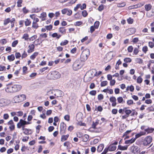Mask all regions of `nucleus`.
Masks as SVG:
<instances>
[{"label": "nucleus", "mask_w": 154, "mask_h": 154, "mask_svg": "<svg viewBox=\"0 0 154 154\" xmlns=\"http://www.w3.org/2000/svg\"><path fill=\"white\" fill-rule=\"evenodd\" d=\"M151 8L152 5L150 4L146 5H145V9L146 11H149Z\"/></svg>", "instance_id": "26"}, {"label": "nucleus", "mask_w": 154, "mask_h": 154, "mask_svg": "<svg viewBox=\"0 0 154 154\" xmlns=\"http://www.w3.org/2000/svg\"><path fill=\"white\" fill-rule=\"evenodd\" d=\"M90 55V51L89 49H85L82 52L80 57V60L81 61L84 62L85 61Z\"/></svg>", "instance_id": "3"}, {"label": "nucleus", "mask_w": 154, "mask_h": 154, "mask_svg": "<svg viewBox=\"0 0 154 154\" xmlns=\"http://www.w3.org/2000/svg\"><path fill=\"white\" fill-rule=\"evenodd\" d=\"M60 134H64L66 132V125L64 123H61L60 125Z\"/></svg>", "instance_id": "8"}, {"label": "nucleus", "mask_w": 154, "mask_h": 154, "mask_svg": "<svg viewBox=\"0 0 154 154\" xmlns=\"http://www.w3.org/2000/svg\"><path fill=\"white\" fill-rule=\"evenodd\" d=\"M27 56V54L25 51H24L23 53L22 54L21 56L22 58H26Z\"/></svg>", "instance_id": "51"}, {"label": "nucleus", "mask_w": 154, "mask_h": 154, "mask_svg": "<svg viewBox=\"0 0 154 154\" xmlns=\"http://www.w3.org/2000/svg\"><path fill=\"white\" fill-rule=\"evenodd\" d=\"M104 147V146L103 144H100L98 146L97 149V151L98 152H101L103 149Z\"/></svg>", "instance_id": "23"}, {"label": "nucleus", "mask_w": 154, "mask_h": 154, "mask_svg": "<svg viewBox=\"0 0 154 154\" xmlns=\"http://www.w3.org/2000/svg\"><path fill=\"white\" fill-rule=\"evenodd\" d=\"M134 20L133 19H132L130 17L128 19H127V21L128 23L129 24H132L133 23V22Z\"/></svg>", "instance_id": "49"}, {"label": "nucleus", "mask_w": 154, "mask_h": 154, "mask_svg": "<svg viewBox=\"0 0 154 154\" xmlns=\"http://www.w3.org/2000/svg\"><path fill=\"white\" fill-rule=\"evenodd\" d=\"M107 148L109 151H115L116 149V146L111 144Z\"/></svg>", "instance_id": "15"}, {"label": "nucleus", "mask_w": 154, "mask_h": 154, "mask_svg": "<svg viewBox=\"0 0 154 154\" xmlns=\"http://www.w3.org/2000/svg\"><path fill=\"white\" fill-rule=\"evenodd\" d=\"M11 20L10 18H8L4 20V25H6L10 22Z\"/></svg>", "instance_id": "38"}, {"label": "nucleus", "mask_w": 154, "mask_h": 154, "mask_svg": "<svg viewBox=\"0 0 154 154\" xmlns=\"http://www.w3.org/2000/svg\"><path fill=\"white\" fill-rule=\"evenodd\" d=\"M124 61L126 63H130L131 61V59L130 58H126L124 59Z\"/></svg>", "instance_id": "40"}, {"label": "nucleus", "mask_w": 154, "mask_h": 154, "mask_svg": "<svg viewBox=\"0 0 154 154\" xmlns=\"http://www.w3.org/2000/svg\"><path fill=\"white\" fill-rule=\"evenodd\" d=\"M29 35L27 33H25L23 35L22 38L24 39L25 40H27L29 39Z\"/></svg>", "instance_id": "32"}, {"label": "nucleus", "mask_w": 154, "mask_h": 154, "mask_svg": "<svg viewBox=\"0 0 154 154\" xmlns=\"http://www.w3.org/2000/svg\"><path fill=\"white\" fill-rule=\"evenodd\" d=\"M60 74L57 71H54L49 73L47 76V78L49 80H55L60 78Z\"/></svg>", "instance_id": "2"}, {"label": "nucleus", "mask_w": 154, "mask_h": 154, "mask_svg": "<svg viewBox=\"0 0 154 154\" xmlns=\"http://www.w3.org/2000/svg\"><path fill=\"white\" fill-rule=\"evenodd\" d=\"M43 41V40H42L41 39H39V37L38 39L36 40L34 42V43L35 42L36 43V44H35L36 45H39Z\"/></svg>", "instance_id": "28"}, {"label": "nucleus", "mask_w": 154, "mask_h": 154, "mask_svg": "<svg viewBox=\"0 0 154 154\" xmlns=\"http://www.w3.org/2000/svg\"><path fill=\"white\" fill-rule=\"evenodd\" d=\"M128 146L127 145L123 146L121 145H119L118 146L117 149H119L121 150H126L128 149Z\"/></svg>", "instance_id": "16"}, {"label": "nucleus", "mask_w": 154, "mask_h": 154, "mask_svg": "<svg viewBox=\"0 0 154 154\" xmlns=\"http://www.w3.org/2000/svg\"><path fill=\"white\" fill-rule=\"evenodd\" d=\"M124 111L126 114V115L128 116L132 112L131 110L130 109H126V108H125V110Z\"/></svg>", "instance_id": "29"}, {"label": "nucleus", "mask_w": 154, "mask_h": 154, "mask_svg": "<svg viewBox=\"0 0 154 154\" xmlns=\"http://www.w3.org/2000/svg\"><path fill=\"white\" fill-rule=\"evenodd\" d=\"M109 100L110 102L112 103V106H115L116 105V99L114 97H112L110 98Z\"/></svg>", "instance_id": "11"}, {"label": "nucleus", "mask_w": 154, "mask_h": 154, "mask_svg": "<svg viewBox=\"0 0 154 154\" xmlns=\"http://www.w3.org/2000/svg\"><path fill=\"white\" fill-rule=\"evenodd\" d=\"M37 38L36 35H34L29 38L30 41H33L34 40L36 39Z\"/></svg>", "instance_id": "55"}, {"label": "nucleus", "mask_w": 154, "mask_h": 154, "mask_svg": "<svg viewBox=\"0 0 154 154\" xmlns=\"http://www.w3.org/2000/svg\"><path fill=\"white\" fill-rule=\"evenodd\" d=\"M116 83V81L114 79L111 80L110 82V85L111 86L114 85Z\"/></svg>", "instance_id": "58"}, {"label": "nucleus", "mask_w": 154, "mask_h": 154, "mask_svg": "<svg viewBox=\"0 0 154 154\" xmlns=\"http://www.w3.org/2000/svg\"><path fill=\"white\" fill-rule=\"evenodd\" d=\"M89 72L91 74V76L88 78V79L87 81V82L91 81L93 77L96 75V74H97V72L96 70L94 69L91 70Z\"/></svg>", "instance_id": "9"}, {"label": "nucleus", "mask_w": 154, "mask_h": 154, "mask_svg": "<svg viewBox=\"0 0 154 154\" xmlns=\"http://www.w3.org/2000/svg\"><path fill=\"white\" fill-rule=\"evenodd\" d=\"M148 45L149 47L151 48H152L154 47V43L152 42H149Z\"/></svg>", "instance_id": "48"}, {"label": "nucleus", "mask_w": 154, "mask_h": 154, "mask_svg": "<svg viewBox=\"0 0 154 154\" xmlns=\"http://www.w3.org/2000/svg\"><path fill=\"white\" fill-rule=\"evenodd\" d=\"M15 21V19L14 18H12L11 20L10 23H11V26L12 28L14 26V23Z\"/></svg>", "instance_id": "34"}, {"label": "nucleus", "mask_w": 154, "mask_h": 154, "mask_svg": "<svg viewBox=\"0 0 154 154\" xmlns=\"http://www.w3.org/2000/svg\"><path fill=\"white\" fill-rule=\"evenodd\" d=\"M89 93L92 95H95L96 94V91L95 90H93L90 91Z\"/></svg>", "instance_id": "54"}, {"label": "nucleus", "mask_w": 154, "mask_h": 154, "mask_svg": "<svg viewBox=\"0 0 154 154\" xmlns=\"http://www.w3.org/2000/svg\"><path fill=\"white\" fill-rule=\"evenodd\" d=\"M99 120H97L95 122H93L91 125V127L93 128H95L96 126L99 124Z\"/></svg>", "instance_id": "27"}, {"label": "nucleus", "mask_w": 154, "mask_h": 154, "mask_svg": "<svg viewBox=\"0 0 154 154\" xmlns=\"http://www.w3.org/2000/svg\"><path fill=\"white\" fill-rule=\"evenodd\" d=\"M140 148L137 146H133L131 147V151L135 154L139 153L140 152Z\"/></svg>", "instance_id": "7"}, {"label": "nucleus", "mask_w": 154, "mask_h": 154, "mask_svg": "<svg viewBox=\"0 0 154 154\" xmlns=\"http://www.w3.org/2000/svg\"><path fill=\"white\" fill-rule=\"evenodd\" d=\"M38 52H34L30 56V59L32 60L34 59L35 57L38 55Z\"/></svg>", "instance_id": "25"}, {"label": "nucleus", "mask_w": 154, "mask_h": 154, "mask_svg": "<svg viewBox=\"0 0 154 154\" xmlns=\"http://www.w3.org/2000/svg\"><path fill=\"white\" fill-rule=\"evenodd\" d=\"M54 96L56 97H60L63 95L64 94L63 92L60 90H56L55 91Z\"/></svg>", "instance_id": "10"}, {"label": "nucleus", "mask_w": 154, "mask_h": 154, "mask_svg": "<svg viewBox=\"0 0 154 154\" xmlns=\"http://www.w3.org/2000/svg\"><path fill=\"white\" fill-rule=\"evenodd\" d=\"M18 43V41L17 40H15L12 43V46L13 47H15Z\"/></svg>", "instance_id": "45"}, {"label": "nucleus", "mask_w": 154, "mask_h": 154, "mask_svg": "<svg viewBox=\"0 0 154 154\" xmlns=\"http://www.w3.org/2000/svg\"><path fill=\"white\" fill-rule=\"evenodd\" d=\"M6 42L7 41L5 39H3L1 40V43L2 45L5 44Z\"/></svg>", "instance_id": "64"}, {"label": "nucleus", "mask_w": 154, "mask_h": 154, "mask_svg": "<svg viewBox=\"0 0 154 154\" xmlns=\"http://www.w3.org/2000/svg\"><path fill=\"white\" fill-rule=\"evenodd\" d=\"M69 136V134L63 135L62 136L61 139V141L63 142L67 140V138H68Z\"/></svg>", "instance_id": "22"}, {"label": "nucleus", "mask_w": 154, "mask_h": 154, "mask_svg": "<svg viewBox=\"0 0 154 154\" xmlns=\"http://www.w3.org/2000/svg\"><path fill=\"white\" fill-rule=\"evenodd\" d=\"M6 100L4 99H2L0 100V105L1 106L5 105Z\"/></svg>", "instance_id": "31"}, {"label": "nucleus", "mask_w": 154, "mask_h": 154, "mask_svg": "<svg viewBox=\"0 0 154 154\" xmlns=\"http://www.w3.org/2000/svg\"><path fill=\"white\" fill-rule=\"evenodd\" d=\"M41 8H32L31 10L32 12V13H38L41 10Z\"/></svg>", "instance_id": "17"}, {"label": "nucleus", "mask_w": 154, "mask_h": 154, "mask_svg": "<svg viewBox=\"0 0 154 154\" xmlns=\"http://www.w3.org/2000/svg\"><path fill=\"white\" fill-rule=\"evenodd\" d=\"M152 138L151 137L148 136L142 141V144L144 146L149 145L152 142Z\"/></svg>", "instance_id": "5"}, {"label": "nucleus", "mask_w": 154, "mask_h": 154, "mask_svg": "<svg viewBox=\"0 0 154 154\" xmlns=\"http://www.w3.org/2000/svg\"><path fill=\"white\" fill-rule=\"evenodd\" d=\"M143 81V79L140 76H139L137 79V82L138 83H141Z\"/></svg>", "instance_id": "39"}, {"label": "nucleus", "mask_w": 154, "mask_h": 154, "mask_svg": "<svg viewBox=\"0 0 154 154\" xmlns=\"http://www.w3.org/2000/svg\"><path fill=\"white\" fill-rule=\"evenodd\" d=\"M25 120H23L22 119L20 120L19 122L17 124V127L18 128H20L22 126H25V123L23 122Z\"/></svg>", "instance_id": "13"}, {"label": "nucleus", "mask_w": 154, "mask_h": 154, "mask_svg": "<svg viewBox=\"0 0 154 154\" xmlns=\"http://www.w3.org/2000/svg\"><path fill=\"white\" fill-rule=\"evenodd\" d=\"M103 95L102 94H100L98 96V99L99 100H101L103 99Z\"/></svg>", "instance_id": "62"}, {"label": "nucleus", "mask_w": 154, "mask_h": 154, "mask_svg": "<svg viewBox=\"0 0 154 154\" xmlns=\"http://www.w3.org/2000/svg\"><path fill=\"white\" fill-rule=\"evenodd\" d=\"M86 8V5L85 4H83L82 5H81V4H80V8L81 10L85 9Z\"/></svg>", "instance_id": "42"}, {"label": "nucleus", "mask_w": 154, "mask_h": 154, "mask_svg": "<svg viewBox=\"0 0 154 154\" xmlns=\"http://www.w3.org/2000/svg\"><path fill=\"white\" fill-rule=\"evenodd\" d=\"M82 66L79 60H77L74 62L73 64L72 67L74 70H77L80 69Z\"/></svg>", "instance_id": "6"}, {"label": "nucleus", "mask_w": 154, "mask_h": 154, "mask_svg": "<svg viewBox=\"0 0 154 154\" xmlns=\"http://www.w3.org/2000/svg\"><path fill=\"white\" fill-rule=\"evenodd\" d=\"M8 59L10 61H12L15 59L14 56V54H12L8 56Z\"/></svg>", "instance_id": "24"}, {"label": "nucleus", "mask_w": 154, "mask_h": 154, "mask_svg": "<svg viewBox=\"0 0 154 154\" xmlns=\"http://www.w3.org/2000/svg\"><path fill=\"white\" fill-rule=\"evenodd\" d=\"M29 49L27 51L28 53H30L34 51L35 45L33 44H30L28 46Z\"/></svg>", "instance_id": "12"}, {"label": "nucleus", "mask_w": 154, "mask_h": 154, "mask_svg": "<svg viewBox=\"0 0 154 154\" xmlns=\"http://www.w3.org/2000/svg\"><path fill=\"white\" fill-rule=\"evenodd\" d=\"M59 32L62 34H64L66 32V29L64 27H60L59 30Z\"/></svg>", "instance_id": "20"}, {"label": "nucleus", "mask_w": 154, "mask_h": 154, "mask_svg": "<svg viewBox=\"0 0 154 154\" xmlns=\"http://www.w3.org/2000/svg\"><path fill=\"white\" fill-rule=\"evenodd\" d=\"M82 15L84 17H86L88 15V13L86 10H84L82 12Z\"/></svg>", "instance_id": "46"}, {"label": "nucleus", "mask_w": 154, "mask_h": 154, "mask_svg": "<svg viewBox=\"0 0 154 154\" xmlns=\"http://www.w3.org/2000/svg\"><path fill=\"white\" fill-rule=\"evenodd\" d=\"M68 43V41L66 40H65L63 42L62 41L61 42L60 45L62 46L65 45L67 44Z\"/></svg>", "instance_id": "37"}, {"label": "nucleus", "mask_w": 154, "mask_h": 154, "mask_svg": "<svg viewBox=\"0 0 154 154\" xmlns=\"http://www.w3.org/2000/svg\"><path fill=\"white\" fill-rule=\"evenodd\" d=\"M89 136L87 134H85L82 137V141L84 142H87L89 139Z\"/></svg>", "instance_id": "21"}, {"label": "nucleus", "mask_w": 154, "mask_h": 154, "mask_svg": "<svg viewBox=\"0 0 154 154\" xmlns=\"http://www.w3.org/2000/svg\"><path fill=\"white\" fill-rule=\"evenodd\" d=\"M38 27V26L37 23H35L34 22H32V27L35 29H37Z\"/></svg>", "instance_id": "36"}, {"label": "nucleus", "mask_w": 154, "mask_h": 154, "mask_svg": "<svg viewBox=\"0 0 154 154\" xmlns=\"http://www.w3.org/2000/svg\"><path fill=\"white\" fill-rule=\"evenodd\" d=\"M145 103L147 104H151L152 103V100L151 99L146 100L145 101Z\"/></svg>", "instance_id": "61"}, {"label": "nucleus", "mask_w": 154, "mask_h": 154, "mask_svg": "<svg viewBox=\"0 0 154 154\" xmlns=\"http://www.w3.org/2000/svg\"><path fill=\"white\" fill-rule=\"evenodd\" d=\"M146 132H144V131H140L139 133L135 135V138H134L135 139V140L140 137L141 136H142L146 135Z\"/></svg>", "instance_id": "14"}, {"label": "nucleus", "mask_w": 154, "mask_h": 154, "mask_svg": "<svg viewBox=\"0 0 154 154\" xmlns=\"http://www.w3.org/2000/svg\"><path fill=\"white\" fill-rule=\"evenodd\" d=\"M48 69V67H46L44 68H43L40 69V71L41 72H43L44 71H45V70L47 69Z\"/></svg>", "instance_id": "60"}, {"label": "nucleus", "mask_w": 154, "mask_h": 154, "mask_svg": "<svg viewBox=\"0 0 154 154\" xmlns=\"http://www.w3.org/2000/svg\"><path fill=\"white\" fill-rule=\"evenodd\" d=\"M82 23L81 21H78L75 22L74 25L75 26H79L82 24Z\"/></svg>", "instance_id": "53"}, {"label": "nucleus", "mask_w": 154, "mask_h": 154, "mask_svg": "<svg viewBox=\"0 0 154 154\" xmlns=\"http://www.w3.org/2000/svg\"><path fill=\"white\" fill-rule=\"evenodd\" d=\"M146 110L148 111L149 112L153 111H154V108L152 106L150 107L147 108L146 109Z\"/></svg>", "instance_id": "44"}, {"label": "nucleus", "mask_w": 154, "mask_h": 154, "mask_svg": "<svg viewBox=\"0 0 154 154\" xmlns=\"http://www.w3.org/2000/svg\"><path fill=\"white\" fill-rule=\"evenodd\" d=\"M135 140V139L134 138H132L130 140H125V144H130L133 143Z\"/></svg>", "instance_id": "18"}, {"label": "nucleus", "mask_w": 154, "mask_h": 154, "mask_svg": "<svg viewBox=\"0 0 154 154\" xmlns=\"http://www.w3.org/2000/svg\"><path fill=\"white\" fill-rule=\"evenodd\" d=\"M129 53H131L133 51V48L132 46H129L127 49Z\"/></svg>", "instance_id": "41"}, {"label": "nucleus", "mask_w": 154, "mask_h": 154, "mask_svg": "<svg viewBox=\"0 0 154 154\" xmlns=\"http://www.w3.org/2000/svg\"><path fill=\"white\" fill-rule=\"evenodd\" d=\"M134 103L133 101L132 100H127V103L128 105H130L133 104Z\"/></svg>", "instance_id": "47"}, {"label": "nucleus", "mask_w": 154, "mask_h": 154, "mask_svg": "<svg viewBox=\"0 0 154 154\" xmlns=\"http://www.w3.org/2000/svg\"><path fill=\"white\" fill-rule=\"evenodd\" d=\"M8 87L5 89V91L8 93H13L20 91L22 88V86L19 84H8Z\"/></svg>", "instance_id": "1"}, {"label": "nucleus", "mask_w": 154, "mask_h": 154, "mask_svg": "<svg viewBox=\"0 0 154 154\" xmlns=\"http://www.w3.org/2000/svg\"><path fill=\"white\" fill-rule=\"evenodd\" d=\"M24 22L25 23V25L26 26H29L31 23L30 20L27 19H26V20L24 21Z\"/></svg>", "instance_id": "30"}, {"label": "nucleus", "mask_w": 154, "mask_h": 154, "mask_svg": "<svg viewBox=\"0 0 154 154\" xmlns=\"http://www.w3.org/2000/svg\"><path fill=\"white\" fill-rule=\"evenodd\" d=\"M108 82L106 81L102 82L100 83V86L101 87L105 86L107 85Z\"/></svg>", "instance_id": "35"}, {"label": "nucleus", "mask_w": 154, "mask_h": 154, "mask_svg": "<svg viewBox=\"0 0 154 154\" xmlns=\"http://www.w3.org/2000/svg\"><path fill=\"white\" fill-rule=\"evenodd\" d=\"M147 50H148L147 47L146 46L143 47L142 48L143 51L145 53H146V51H147Z\"/></svg>", "instance_id": "63"}, {"label": "nucleus", "mask_w": 154, "mask_h": 154, "mask_svg": "<svg viewBox=\"0 0 154 154\" xmlns=\"http://www.w3.org/2000/svg\"><path fill=\"white\" fill-rule=\"evenodd\" d=\"M47 37V34L46 33L41 34L39 36V39H42L43 38H46Z\"/></svg>", "instance_id": "33"}, {"label": "nucleus", "mask_w": 154, "mask_h": 154, "mask_svg": "<svg viewBox=\"0 0 154 154\" xmlns=\"http://www.w3.org/2000/svg\"><path fill=\"white\" fill-rule=\"evenodd\" d=\"M131 130H127V131L125 133H124L123 137H124V136L125 135H128V134L130 133H131Z\"/></svg>", "instance_id": "59"}, {"label": "nucleus", "mask_w": 154, "mask_h": 154, "mask_svg": "<svg viewBox=\"0 0 154 154\" xmlns=\"http://www.w3.org/2000/svg\"><path fill=\"white\" fill-rule=\"evenodd\" d=\"M67 11H68V9L64 8L61 10V12L62 14H65L67 13Z\"/></svg>", "instance_id": "57"}, {"label": "nucleus", "mask_w": 154, "mask_h": 154, "mask_svg": "<svg viewBox=\"0 0 154 154\" xmlns=\"http://www.w3.org/2000/svg\"><path fill=\"white\" fill-rule=\"evenodd\" d=\"M22 0H18L17 2V6L18 7H21V4L22 3Z\"/></svg>", "instance_id": "43"}, {"label": "nucleus", "mask_w": 154, "mask_h": 154, "mask_svg": "<svg viewBox=\"0 0 154 154\" xmlns=\"http://www.w3.org/2000/svg\"><path fill=\"white\" fill-rule=\"evenodd\" d=\"M138 52H139L138 48H135L134 49V52H133L134 54H135L136 55L138 54Z\"/></svg>", "instance_id": "56"}, {"label": "nucleus", "mask_w": 154, "mask_h": 154, "mask_svg": "<svg viewBox=\"0 0 154 154\" xmlns=\"http://www.w3.org/2000/svg\"><path fill=\"white\" fill-rule=\"evenodd\" d=\"M123 100V99L122 97H119L117 98L118 102L119 103H122Z\"/></svg>", "instance_id": "52"}, {"label": "nucleus", "mask_w": 154, "mask_h": 154, "mask_svg": "<svg viewBox=\"0 0 154 154\" xmlns=\"http://www.w3.org/2000/svg\"><path fill=\"white\" fill-rule=\"evenodd\" d=\"M154 131V128H152L148 127L145 130L146 132H147V134L151 133H152Z\"/></svg>", "instance_id": "19"}, {"label": "nucleus", "mask_w": 154, "mask_h": 154, "mask_svg": "<svg viewBox=\"0 0 154 154\" xmlns=\"http://www.w3.org/2000/svg\"><path fill=\"white\" fill-rule=\"evenodd\" d=\"M45 28L47 30L50 31L52 29V26L51 25H50L49 26H46Z\"/></svg>", "instance_id": "50"}, {"label": "nucleus", "mask_w": 154, "mask_h": 154, "mask_svg": "<svg viewBox=\"0 0 154 154\" xmlns=\"http://www.w3.org/2000/svg\"><path fill=\"white\" fill-rule=\"evenodd\" d=\"M26 99V96L24 94L18 95L14 98V100L15 103L21 102L25 100Z\"/></svg>", "instance_id": "4"}]
</instances>
